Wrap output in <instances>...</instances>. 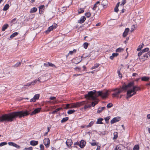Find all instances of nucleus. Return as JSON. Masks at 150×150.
Returning a JSON list of instances; mask_svg holds the SVG:
<instances>
[{
	"label": "nucleus",
	"instance_id": "nucleus-1",
	"mask_svg": "<svg viewBox=\"0 0 150 150\" xmlns=\"http://www.w3.org/2000/svg\"><path fill=\"white\" fill-rule=\"evenodd\" d=\"M29 115L27 111L14 112L7 114H5L0 117V122L4 121L12 122L13 121L16 117L20 118Z\"/></svg>",
	"mask_w": 150,
	"mask_h": 150
},
{
	"label": "nucleus",
	"instance_id": "nucleus-2",
	"mask_svg": "<svg viewBox=\"0 0 150 150\" xmlns=\"http://www.w3.org/2000/svg\"><path fill=\"white\" fill-rule=\"evenodd\" d=\"M96 91L95 90L90 91L88 92L87 94L85 95V98L88 100H94L98 96H100L103 98H105L107 96L108 92H103L102 91H99L98 93V94L96 93Z\"/></svg>",
	"mask_w": 150,
	"mask_h": 150
},
{
	"label": "nucleus",
	"instance_id": "nucleus-3",
	"mask_svg": "<svg viewBox=\"0 0 150 150\" xmlns=\"http://www.w3.org/2000/svg\"><path fill=\"white\" fill-rule=\"evenodd\" d=\"M124 90L122 87L119 88H116L114 89L113 90V91H115V92L112 94V97L118 98L119 97V94Z\"/></svg>",
	"mask_w": 150,
	"mask_h": 150
},
{
	"label": "nucleus",
	"instance_id": "nucleus-4",
	"mask_svg": "<svg viewBox=\"0 0 150 150\" xmlns=\"http://www.w3.org/2000/svg\"><path fill=\"white\" fill-rule=\"evenodd\" d=\"M150 56V53L149 52H147L145 54H143L142 56L139 57V59L140 60L144 62L147 60Z\"/></svg>",
	"mask_w": 150,
	"mask_h": 150
},
{
	"label": "nucleus",
	"instance_id": "nucleus-5",
	"mask_svg": "<svg viewBox=\"0 0 150 150\" xmlns=\"http://www.w3.org/2000/svg\"><path fill=\"white\" fill-rule=\"evenodd\" d=\"M85 103V101H82L81 102H78L76 103H73L71 105L70 104V108L79 107Z\"/></svg>",
	"mask_w": 150,
	"mask_h": 150
},
{
	"label": "nucleus",
	"instance_id": "nucleus-6",
	"mask_svg": "<svg viewBox=\"0 0 150 150\" xmlns=\"http://www.w3.org/2000/svg\"><path fill=\"white\" fill-rule=\"evenodd\" d=\"M136 91H134L132 89L128 90L127 92V98L128 99V98L136 94Z\"/></svg>",
	"mask_w": 150,
	"mask_h": 150
},
{
	"label": "nucleus",
	"instance_id": "nucleus-7",
	"mask_svg": "<svg viewBox=\"0 0 150 150\" xmlns=\"http://www.w3.org/2000/svg\"><path fill=\"white\" fill-rule=\"evenodd\" d=\"M134 85V82H131L129 83L127 85L123 86H122L124 90H126L128 88L131 87L133 86Z\"/></svg>",
	"mask_w": 150,
	"mask_h": 150
},
{
	"label": "nucleus",
	"instance_id": "nucleus-8",
	"mask_svg": "<svg viewBox=\"0 0 150 150\" xmlns=\"http://www.w3.org/2000/svg\"><path fill=\"white\" fill-rule=\"evenodd\" d=\"M44 144L46 147H48L50 144L49 139L47 138H45L44 140Z\"/></svg>",
	"mask_w": 150,
	"mask_h": 150
},
{
	"label": "nucleus",
	"instance_id": "nucleus-9",
	"mask_svg": "<svg viewBox=\"0 0 150 150\" xmlns=\"http://www.w3.org/2000/svg\"><path fill=\"white\" fill-rule=\"evenodd\" d=\"M40 97L39 94H37L35 95L34 96L33 98L30 99V101L31 102H34L36 101V100H38L39 99Z\"/></svg>",
	"mask_w": 150,
	"mask_h": 150
},
{
	"label": "nucleus",
	"instance_id": "nucleus-10",
	"mask_svg": "<svg viewBox=\"0 0 150 150\" xmlns=\"http://www.w3.org/2000/svg\"><path fill=\"white\" fill-rule=\"evenodd\" d=\"M120 120V117H116L113 118L110 121L111 124H113L115 122L119 121Z\"/></svg>",
	"mask_w": 150,
	"mask_h": 150
},
{
	"label": "nucleus",
	"instance_id": "nucleus-11",
	"mask_svg": "<svg viewBox=\"0 0 150 150\" xmlns=\"http://www.w3.org/2000/svg\"><path fill=\"white\" fill-rule=\"evenodd\" d=\"M108 4V1L107 0H103L101 2V5L103 8H106Z\"/></svg>",
	"mask_w": 150,
	"mask_h": 150
},
{
	"label": "nucleus",
	"instance_id": "nucleus-12",
	"mask_svg": "<svg viewBox=\"0 0 150 150\" xmlns=\"http://www.w3.org/2000/svg\"><path fill=\"white\" fill-rule=\"evenodd\" d=\"M41 108H37L34 110L30 114L31 115H33L37 113H39L40 111Z\"/></svg>",
	"mask_w": 150,
	"mask_h": 150
},
{
	"label": "nucleus",
	"instance_id": "nucleus-13",
	"mask_svg": "<svg viewBox=\"0 0 150 150\" xmlns=\"http://www.w3.org/2000/svg\"><path fill=\"white\" fill-rule=\"evenodd\" d=\"M86 142L83 140H81L79 142V146L81 148H83L85 145Z\"/></svg>",
	"mask_w": 150,
	"mask_h": 150
},
{
	"label": "nucleus",
	"instance_id": "nucleus-14",
	"mask_svg": "<svg viewBox=\"0 0 150 150\" xmlns=\"http://www.w3.org/2000/svg\"><path fill=\"white\" fill-rule=\"evenodd\" d=\"M129 30V28H126L125 30V31L123 34V36L124 37H126L128 34V33Z\"/></svg>",
	"mask_w": 150,
	"mask_h": 150
},
{
	"label": "nucleus",
	"instance_id": "nucleus-15",
	"mask_svg": "<svg viewBox=\"0 0 150 150\" xmlns=\"http://www.w3.org/2000/svg\"><path fill=\"white\" fill-rule=\"evenodd\" d=\"M66 144L69 147L72 144V140L71 139H68L66 141Z\"/></svg>",
	"mask_w": 150,
	"mask_h": 150
},
{
	"label": "nucleus",
	"instance_id": "nucleus-16",
	"mask_svg": "<svg viewBox=\"0 0 150 150\" xmlns=\"http://www.w3.org/2000/svg\"><path fill=\"white\" fill-rule=\"evenodd\" d=\"M86 19V18L84 16H82L80 19L78 21V22L80 23H82L84 22Z\"/></svg>",
	"mask_w": 150,
	"mask_h": 150
},
{
	"label": "nucleus",
	"instance_id": "nucleus-17",
	"mask_svg": "<svg viewBox=\"0 0 150 150\" xmlns=\"http://www.w3.org/2000/svg\"><path fill=\"white\" fill-rule=\"evenodd\" d=\"M38 144V141L35 140H32L30 142V144L31 145L35 146L37 145Z\"/></svg>",
	"mask_w": 150,
	"mask_h": 150
},
{
	"label": "nucleus",
	"instance_id": "nucleus-18",
	"mask_svg": "<svg viewBox=\"0 0 150 150\" xmlns=\"http://www.w3.org/2000/svg\"><path fill=\"white\" fill-rule=\"evenodd\" d=\"M45 8L44 5H41L39 7V13L42 14L43 13L42 10H44Z\"/></svg>",
	"mask_w": 150,
	"mask_h": 150
},
{
	"label": "nucleus",
	"instance_id": "nucleus-19",
	"mask_svg": "<svg viewBox=\"0 0 150 150\" xmlns=\"http://www.w3.org/2000/svg\"><path fill=\"white\" fill-rule=\"evenodd\" d=\"M44 65L47 67L48 66L52 67H55V66L54 64H52L51 63L48 62L47 63H44Z\"/></svg>",
	"mask_w": 150,
	"mask_h": 150
},
{
	"label": "nucleus",
	"instance_id": "nucleus-20",
	"mask_svg": "<svg viewBox=\"0 0 150 150\" xmlns=\"http://www.w3.org/2000/svg\"><path fill=\"white\" fill-rule=\"evenodd\" d=\"M132 89L134 91H137L140 90V88L137 86H134Z\"/></svg>",
	"mask_w": 150,
	"mask_h": 150
},
{
	"label": "nucleus",
	"instance_id": "nucleus-21",
	"mask_svg": "<svg viewBox=\"0 0 150 150\" xmlns=\"http://www.w3.org/2000/svg\"><path fill=\"white\" fill-rule=\"evenodd\" d=\"M118 55L117 53H113L112 54V55L110 57V58L111 59H112L115 57H116Z\"/></svg>",
	"mask_w": 150,
	"mask_h": 150
},
{
	"label": "nucleus",
	"instance_id": "nucleus-22",
	"mask_svg": "<svg viewBox=\"0 0 150 150\" xmlns=\"http://www.w3.org/2000/svg\"><path fill=\"white\" fill-rule=\"evenodd\" d=\"M149 79L150 78L149 77L145 76L142 77L141 78V80L142 81H147L149 80Z\"/></svg>",
	"mask_w": 150,
	"mask_h": 150
},
{
	"label": "nucleus",
	"instance_id": "nucleus-23",
	"mask_svg": "<svg viewBox=\"0 0 150 150\" xmlns=\"http://www.w3.org/2000/svg\"><path fill=\"white\" fill-rule=\"evenodd\" d=\"M54 29L53 26H51L49 27L48 29L46 31V33H48L50 32L52 30Z\"/></svg>",
	"mask_w": 150,
	"mask_h": 150
},
{
	"label": "nucleus",
	"instance_id": "nucleus-24",
	"mask_svg": "<svg viewBox=\"0 0 150 150\" xmlns=\"http://www.w3.org/2000/svg\"><path fill=\"white\" fill-rule=\"evenodd\" d=\"M62 109V108H57L54 110L52 112H51V113L52 114H54L56 113H57V112L59 111L60 110Z\"/></svg>",
	"mask_w": 150,
	"mask_h": 150
},
{
	"label": "nucleus",
	"instance_id": "nucleus-25",
	"mask_svg": "<svg viewBox=\"0 0 150 150\" xmlns=\"http://www.w3.org/2000/svg\"><path fill=\"white\" fill-rule=\"evenodd\" d=\"M18 34V33L17 32H15L12 34L10 36V38H12L16 36Z\"/></svg>",
	"mask_w": 150,
	"mask_h": 150
},
{
	"label": "nucleus",
	"instance_id": "nucleus-26",
	"mask_svg": "<svg viewBox=\"0 0 150 150\" xmlns=\"http://www.w3.org/2000/svg\"><path fill=\"white\" fill-rule=\"evenodd\" d=\"M37 10V9L36 7H33L31 8L30 10V13H33L36 12Z\"/></svg>",
	"mask_w": 150,
	"mask_h": 150
},
{
	"label": "nucleus",
	"instance_id": "nucleus-27",
	"mask_svg": "<svg viewBox=\"0 0 150 150\" xmlns=\"http://www.w3.org/2000/svg\"><path fill=\"white\" fill-rule=\"evenodd\" d=\"M144 46V44L143 43H142V45H139L137 49V51H140L142 49L143 47Z\"/></svg>",
	"mask_w": 150,
	"mask_h": 150
},
{
	"label": "nucleus",
	"instance_id": "nucleus-28",
	"mask_svg": "<svg viewBox=\"0 0 150 150\" xmlns=\"http://www.w3.org/2000/svg\"><path fill=\"white\" fill-rule=\"evenodd\" d=\"M8 26V24H6L4 25L2 28V31H4Z\"/></svg>",
	"mask_w": 150,
	"mask_h": 150
},
{
	"label": "nucleus",
	"instance_id": "nucleus-29",
	"mask_svg": "<svg viewBox=\"0 0 150 150\" xmlns=\"http://www.w3.org/2000/svg\"><path fill=\"white\" fill-rule=\"evenodd\" d=\"M99 65H100V64L98 63L96 64H94V65L91 68V69H96V68H97V67H98L99 66Z\"/></svg>",
	"mask_w": 150,
	"mask_h": 150
},
{
	"label": "nucleus",
	"instance_id": "nucleus-30",
	"mask_svg": "<svg viewBox=\"0 0 150 150\" xmlns=\"http://www.w3.org/2000/svg\"><path fill=\"white\" fill-rule=\"evenodd\" d=\"M103 120V119L102 118H100L98 119V121L96 122L97 124H102L103 122L102 121Z\"/></svg>",
	"mask_w": 150,
	"mask_h": 150
},
{
	"label": "nucleus",
	"instance_id": "nucleus-31",
	"mask_svg": "<svg viewBox=\"0 0 150 150\" xmlns=\"http://www.w3.org/2000/svg\"><path fill=\"white\" fill-rule=\"evenodd\" d=\"M105 108V107H102L101 109L99 108L98 110L97 111V112L98 113H99L100 112H101L103 110H104Z\"/></svg>",
	"mask_w": 150,
	"mask_h": 150
},
{
	"label": "nucleus",
	"instance_id": "nucleus-32",
	"mask_svg": "<svg viewBox=\"0 0 150 150\" xmlns=\"http://www.w3.org/2000/svg\"><path fill=\"white\" fill-rule=\"evenodd\" d=\"M9 5L8 4H6L3 9L4 11H6L9 8Z\"/></svg>",
	"mask_w": 150,
	"mask_h": 150
},
{
	"label": "nucleus",
	"instance_id": "nucleus-33",
	"mask_svg": "<svg viewBox=\"0 0 150 150\" xmlns=\"http://www.w3.org/2000/svg\"><path fill=\"white\" fill-rule=\"evenodd\" d=\"M68 117H66L64 118L61 121V123H63L66 122L68 120Z\"/></svg>",
	"mask_w": 150,
	"mask_h": 150
},
{
	"label": "nucleus",
	"instance_id": "nucleus-34",
	"mask_svg": "<svg viewBox=\"0 0 150 150\" xmlns=\"http://www.w3.org/2000/svg\"><path fill=\"white\" fill-rule=\"evenodd\" d=\"M76 50L75 49H74L73 51H71L69 52L68 54V55L69 54L72 55L74 53H75L76 52Z\"/></svg>",
	"mask_w": 150,
	"mask_h": 150
},
{
	"label": "nucleus",
	"instance_id": "nucleus-35",
	"mask_svg": "<svg viewBox=\"0 0 150 150\" xmlns=\"http://www.w3.org/2000/svg\"><path fill=\"white\" fill-rule=\"evenodd\" d=\"M120 69L119 70H118L117 71V74L119 75V77L120 78H122V74L120 73Z\"/></svg>",
	"mask_w": 150,
	"mask_h": 150
},
{
	"label": "nucleus",
	"instance_id": "nucleus-36",
	"mask_svg": "<svg viewBox=\"0 0 150 150\" xmlns=\"http://www.w3.org/2000/svg\"><path fill=\"white\" fill-rule=\"evenodd\" d=\"M124 49L123 48L119 47L116 50V52H120L122 51Z\"/></svg>",
	"mask_w": 150,
	"mask_h": 150
},
{
	"label": "nucleus",
	"instance_id": "nucleus-37",
	"mask_svg": "<svg viewBox=\"0 0 150 150\" xmlns=\"http://www.w3.org/2000/svg\"><path fill=\"white\" fill-rule=\"evenodd\" d=\"M98 101L97 100H95L92 102V106L93 107L96 104L98 103Z\"/></svg>",
	"mask_w": 150,
	"mask_h": 150
},
{
	"label": "nucleus",
	"instance_id": "nucleus-38",
	"mask_svg": "<svg viewBox=\"0 0 150 150\" xmlns=\"http://www.w3.org/2000/svg\"><path fill=\"white\" fill-rule=\"evenodd\" d=\"M94 122L93 121H91L88 124V125L86 126V127H91L93 124Z\"/></svg>",
	"mask_w": 150,
	"mask_h": 150
},
{
	"label": "nucleus",
	"instance_id": "nucleus-39",
	"mask_svg": "<svg viewBox=\"0 0 150 150\" xmlns=\"http://www.w3.org/2000/svg\"><path fill=\"white\" fill-rule=\"evenodd\" d=\"M139 146L138 145H135L133 148V150H139Z\"/></svg>",
	"mask_w": 150,
	"mask_h": 150
},
{
	"label": "nucleus",
	"instance_id": "nucleus-40",
	"mask_svg": "<svg viewBox=\"0 0 150 150\" xmlns=\"http://www.w3.org/2000/svg\"><path fill=\"white\" fill-rule=\"evenodd\" d=\"M149 50V49L148 48H146L143 50H142V52L144 53L145 52H148Z\"/></svg>",
	"mask_w": 150,
	"mask_h": 150
},
{
	"label": "nucleus",
	"instance_id": "nucleus-41",
	"mask_svg": "<svg viewBox=\"0 0 150 150\" xmlns=\"http://www.w3.org/2000/svg\"><path fill=\"white\" fill-rule=\"evenodd\" d=\"M21 62H18L16 63L15 64L14 66H13V67H19L21 64Z\"/></svg>",
	"mask_w": 150,
	"mask_h": 150
},
{
	"label": "nucleus",
	"instance_id": "nucleus-42",
	"mask_svg": "<svg viewBox=\"0 0 150 150\" xmlns=\"http://www.w3.org/2000/svg\"><path fill=\"white\" fill-rule=\"evenodd\" d=\"M88 44L87 42H85L83 44L84 48L85 49H86L88 46Z\"/></svg>",
	"mask_w": 150,
	"mask_h": 150
},
{
	"label": "nucleus",
	"instance_id": "nucleus-43",
	"mask_svg": "<svg viewBox=\"0 0 150 150\" xmlns=\"http://www.w3.org/2000/svg\"><path fill=\"white\" fill-rule=\"evenodd\" d=\"M110 116H108V117H105L104 119L105 120L106 122L107 123H108V120L110 119Z\"/></svg>",
	"mask_w": 150,
	"mask_h": 150
},
{
	"label": "nucleus",
	"instance_id": "nucleus-44",
	"mask_svg": "<svg viewBox=\"0 0 150 150\" xmlns=\"http://www.w3.org/2000/svg\"><path fill=\"white\" fill-rule=\"evenodd\" d=\"M121 147L120 145H117L115 148V150H121Z\"/></svg>",
	"mask_w": 150,
	"mask_h": 150
},
{
	"label": "nucleus",
	"instance_id": "nucleus-45",
	"mask_svg": "<svg viewBox=\"0 0 150 150\" xmlns=\"http://www.w3.org/2000/svg\"><path fill=\"white\" fill-rule=\"evenodd\" d=\"M75 112V110H70L68 111L67 113L69 114H71Z\"/></svg>",
	"mask_w": 150,
	"mask_h": 150
},
{
	"label": "nucleus",
	"instance_id": "nucleus-46",
	"mask_svg": "<svg viewBox=\"0 0 150 150\" xmlns=\"http://www.w3.org/2000/svg\"><path fill=\"white\" fill-rule=\"evenodd\" d=\"M13 146L15 147L17 149H19L20 147V146L19 145H18L17 144L14 143H13Z\"/></svg>",
	"mask_w": 150,
	"mask_h": 150
},
{
	"label": "nucleus",
	"instance_id": "nucleus-47",
	"mask_svg": "<svg viewBox=\"0 0 150 150\" xmlns=\"http://www.w3.org/2000/svg\"><path fill=\"white\" fill-rule=\"evenodd\" d=\"M78 11V13L79 14H80V13H81L83 12L84 11L83 9L80 8V9H79Z\"/></svg>",
	"mask_w": 150,
	"mask_h": 150
},
{
	"label": "nucleus",
	"instance_id": "nucleus-48",
	"mask_svg": "<svg viewBox=\"0 0 150 150\" xmlns=\"http://www.w3.org/2000/svg\"><path fill=\"white\" fill-rule=\"evenodd\" d=\"M135 25H133L132 26V28L131 29L130 31L131 32H133L134 30V29H135Z\"/></svg>",
	"mask_w": 150,
	"mask_h": 150
},
{
	"label": "nucleus",
	"instance_id": "nucleus-49",
	"mask_svg": "<svg viewBox=\"0 0 150 150\" xmlns=\"http://www.w3.org/2000/svg\"><path fill=\"white\" fill-rule=\"evenodd\" d=\"M64 108L65 109L70 108V104H67L66 107H64Z\"/></svg>",
	"mask_w": 150,
	"mask_h": 150
},
{
	"label": "nucleus",
	"instance_id": "nucleus-50",
	"mask_svg": "<svg viewBox=\"0 0 150 150\" xmlns=\"http://www.w3.org/2000/svg\"><path fill=\"white\" fill-rule=\"evenodd\" d=\"M113 105L111 103H108L107 105V107L108 108H110Z\"/></svg>",
	"mask_w": 150,
	"mask_h": 150
},
{
	"label": "nucleus",
	"instance_id": "nucleus-51",
	"mask_svg": "<svg viewBox=\"0 0 150 150\" xmlns=\"http://www.w3.org/2000/svg\"><path fill=\"white\" fill-rule=\"evenodd\" d=\"M7 144L6 142H4L0 143V146H2L4 145H6Z\"/></svg>",
	"mask_w": 150,
	"mask_h": 150
},
{
	"label": "nucleus",
	"instance_id": "nucleus-52",
	"mask_svg": "<svg viewBox=\"0 0 150 150\" xmlns=\"http://www.w3.org/2000/svg\"><path fill=\"white\" fill-rule=\"evenodd\" d=\"M85 15L87 17L89 18L91 14L90 13L88 12L85 13Z\"/></svg>",
	"mask_w": 150,
	"mask_h": 150
},
{
	"label": "nucleus",
	"instance_id": "nucleus-53",
	"mask_svg": "<svg viewBox=\"0 0 150 150\" xmlns=\"http://www.w3.org/2000/svg\"><path fill=\"white\" fill-rule=\"evenodd\" d=\"M31 83H28L24 86V88H26L28 86H30Z\"/></svg>",
	"mask_w": 150,
	"mask_h": 150
},
{
	"label": "nucleus",
	"instance_id": "nucleus-54",
	"mask_svg": "<svg viewBox=\"0 0 150 150\" xmlns=\"http://www.w3.org/2000/svg\"><path fill=\"white\" fill-rule=\"evenodd\" d=\"M33 148L32 147H30L28 148H24L25 150H33Z\"/></svg>",
	"mask_w": 150,
	"mask_h": 150
},
{
	"label": "nucleus",
	"instance_id": "nucleus-55",
	"mask_svg": "<svg viewBox=\"0 0 150 150\" xmlns=\"http://www.w3.org/2000/svg\"><path fill=\"white\" fill-rule=\"evenodd\" d=\"M40 150H44V146L42 144H40Z\"/></svg>",
	"mask_w": 150,
	"mask_h": 150
},
{
	"label": "nucleus",
	"instance_id": "nucleus-56",
	"mask_svg": "<svg viewBox=\"0 0 150 150\" xmlns=\"http://www.w3.org/2000/svg\"><path fill=\"white\" fill-rule=\"evenodd\" d=\"M126 0H123L122 1V3L120 4V6H122L126 3Z\"/></svg>",
	"mask_w": 150,
	"mask_h": 150
},
{
	"label": "nucleus",
	"instance_id": "nucleus-57",
	"mask_svg": "<svg viewBox=\"0 0 150 150\" xmlns=\"http://www.w3.org/2000/svg\"><path fill=\"white\" fill-rule=\"evenodd\" d=\"M75 69L77 71H80L81 70V68L79 67H76L75 68Z\"/></svg>",
	"mask_w": 150,
	"mask_h": 150
},
{
	"label": "nucleus",
	"instance_id": "nucleus-58",
	"mask_svg": "<svg viewBox=\"0 0 150 150\" xmlns=\"http://www.w3.org/2000/svg\"><path fill=\"white\" fill-rule=\"evenodd\" d=\"M118 7L115 6V7L114 8V11L116 12H117L119 11Z\"/></svg>",
	"mask_w": 150,
	"mask_h": 150
},
{
	"label": "nucleus",
	"instance_id": "nucleus-59",
	"mask_svg": "<svg viewBox=\"0 0 150 150\" xmlns=\"http://www.w3.org/2000/svg\"><path fill=\"white\" fill-rule=\"evenodd\" d=\"M91 105H86L85 106V107H84V109H86V108H88L91 107Z\"/></svg>",
	"mask_w": 150,
	"mask_h": 150
},
{
	"label": "nucleus",
	"instance_id": "nucleus-60",
	"mask_svg": "<svg viewBox=\"0 0 150 150\" xmlns=\"http://www.w3.org/2000/svg\"><path fill=\"white\" fill-rule=\"evenodd\" d=\"M52 26H53L54 29L57 26V25L56 24L54 23L53 24Z\"/></svg>",
	"mask_w": 150,
	"mask_h": 150
},
{
	"label": "nucleus",
	"instance_id": "nucleus-61",
	"mask_svg": "<svg viewBox=\"0 0 150 150\" xmlns=\"http://www.w3.org/2000/svg\"><path fill=\"white\" fill-rule=\"evenodd\" d=\"M97 7L96 4H95L93 7L92 9L93 10H96V8Z\"/></svg>",
	"mask_w": 150,
	"mask_h": 150
},
{
	"label": "nucleus",
	"instance_id": "nucleus-62",
	"mask_svg": "<svg viewBox=\"0 0 150 150\" xmlns=\"http://www.w3.org/2000/svg\"><path fill=\"white\" fill-rule=\"evenodd\" d=\"M143 53L141 51V52H139L138 53V55L139 57H140V56L142 55Z\"/></svg>",
	"mask_w": 150,
	"mask_h": 150
},
{
	"label": "nucleus",
	"instance_id": "nucleus-63",
	"mask_svg": "<svg viewBox=\"0 0 150 150\" xmlns=\"http://www.w3.org/2000/svg\"><path fill=\"white\" fill-rule=\"evenodd\" d=\"M49 98L50 100H54L56 99V97H50V98Z\"/></svg>",
	"mask_w": 150,
	"mask_h": 150
},
{
	"label": "nucleus",
	"instance_id": "nucleus-64",
	"mask_svg": "<svg viewBox=\"0 0 150 150\" xmlns=\"http://www.w3.org/2000/svg\"><path fill=\"white\" fill-rule=\"evenodd\" d=\"M37 82V80H34L33 81L31 82L30 83L32 84L33 85H34L35 83H36Z\"/></svg>",
	"mask_w": 150,
	"mask_h": 150
}]
</instances>
